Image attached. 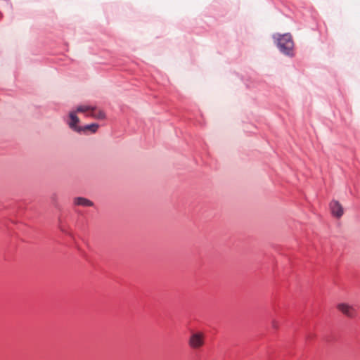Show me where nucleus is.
Masks as SVG:
<instances>
[{"label": "nucleus", "mask_w": 360, "mask_h": 360, "mask_svg": "<svg viewBox=\"0 0 360 360\" xmlns=\"http://www.w3.org/2000/svg\"><path fill=\"white\" fill-rule=\"evenodd\" d=\"M76 114L77 112L74 110L69 112V120L68 121V124L72 130L77 132H81L82 131V127H79L77 125L79 122V119Z\"/></svg>", "instance_id": "20e7f679"}, {"label": "nucleus", "mask_w": 360, "mask_h": 360, "mask_svg": "<svg viewBox=\"0 0 360 360\" xmlns=\"http://www.w3.org/2000/svg\"><path fill=\"white\" fill-rule=\"evenodd\" d=\"M87 115L98 120H103L105 117V115L103 111L98 109L96 107H95V110H91V113H89Z\"/></svg>", "instance_id": "0eeeda50"}, {"label": "nucleus", "mask_w": 360, "mask_h": 360, "mask_svg": "<svg viewBox=\"0 0 360 360\" xmlns=\"http://www.w3.org/2000/svg\"><path fill=\"white\" fill-rule=\"evenodd\" d=\"M98 127L99 126L97 124H91L86 125L85 127H83L82 131H86L87 130H90L91 132L94 133L97 131V129H98Z\"/></svg>", "instance_id": "1a4fd4ad"}, {"label": "nucleus", "mask_w": 360, "mask_h": 360, "mask_svg": "<svg viewBox=\"0 0 360 360\" xmlns=\"http://www.w3.org/2000/svg\"><path fill=\"white\" fill-rule=\"evenodd\" d=\"M336 308L341 314L347 318L354 319L357 315V311L355 307L349 303L340 302L337 304Z\"/></svg>", "instance_id": "7ed1b4c3"}, {"label": "nucleus", "mask_w": 360, "mask_h": 360, "mask_svg": "<svg viewBox=\"0 0 360 360\" xmlns=\"http://www.w3.org/2000/svg\"><path fill=\"white\" fill-rule=\"evenodd\" d=\"M73 201H74V204L75 205H79V206H83V207H91L94 205V203L92 201L89 200L87 198H83V197L75 198Z\"/></svg>", "instance_id": "423d86ee"}, {"label": "nucleus", "mask_w": 360, "mask_h": 360, "mask_svg": "<svg viewBox=\"0 0 360 360\" xmlns=\"http://www.w3.org/2000/svg\"><path fill=\"white\" fill-rule=\"evenodd\" d=\"M274 38L277 39V46L280 51L284 54L290 55L293 47L291 35L289 34H277L274 36Z\"/></svg>", "instance_id": "f257e3e1"}, {"label": "nucleus", "mask_w": 360, "mask_h": 360, "mask_svg": "<svg viewBox=\"0 0 360 360\" xmlns=\"http://www.w3.org/2000/svg\"><path fill=\"white\" fill-rule=\"evenodd\" d=\"M95 110V106H91L89 105H80L77 107L76 112H89L91 113V110Z\"/></svg>", "instance_id": "6e6552de"}, {"label": "nucleus", "mask_w": 360, "mask_h": 360, "mask_svg": "<svg viewBox=\"0 0 360 360\" xmlns=\"http://www.w3.org/2000/svg\"><path fill=\"white\" fill-rule=\"evenodd\" d=\"M330 209L332 214L337 218H340L343 215V207L342 205L337 200H332L330 202Z\"/></svg>", "instance_id": "39448f33"}, {"label": "nucleus", "mask_w": 360, "mask_h": 360, "mask_svg": "<svg viewBox=\"0 0 360 360\" xmlns=\"http://www.w3.org/2000/svg\"><path fill=\"white\" fill-rule=\"evenodd\" d=\"M271 324L274 329L277 330L278 328V326H279L278 322L276 319H273L271 321Z\"/></svg>", "instance_id": "9d476101"}, {"label": "nucleus", "mask_w": 360, "mask_h": 360, "mask_svg": "<svg viewBox=\"0 0 360 360\" xmlns=\"http://www.w3.org/2000/svg\"><path fill=\"white\" fill-rule=\"evenodd\" d=\"M205 344V335L201 331L192 333L188 338V345L193 350L200 349Z\"/></svg>", "instance_id": "f03ea898"}]
</instances>
